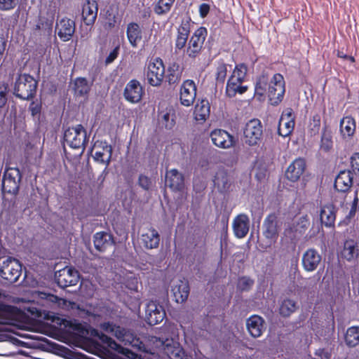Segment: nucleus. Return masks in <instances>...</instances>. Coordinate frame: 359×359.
Wrapping results in <instances>:
<instances>
[{
    "instance_id": "1",
    "label": "nucleus",
    "mask_w": 359,
    "mask_h": 359,
    "mask_svg": "<svg viewBox=\"0 0 359 359\" xmlns=\"http://www.w3.org/2000/svg\"><path fill=\"white\" fill-rule=\"evenodd\" d=\"M247 72L248 67L245 64L236 65L226 86V94L228 97H233L237 94L242 95L247 91L248 86L243 85Z\"/></svg>"
},
{
    "instance_id": "2",
    "label": "nucleus",
    "mask_w": 359,
    "mask_h": 359,
    "mask_svg": "<svg viewBox=\"0 0 359 359\" xmlns=\"http://www.w3.org/2000/svg\"><path fill=\"white\" fill-rule=\"evenodd\" d=\"M37 88V81L29 74H20L16 79L13 94L15 97L28 100L34 97Z\"/></svg>"
},
{
    "instance_id": "3",
    "label": "nucleus",
    "mask_w": 359,
    "mask_h": 359,
    "mask_svg": "<svg viewBox=\"0 0 359 359\" xmlns=\"http://www.w3.org/2000/svg\"><path fill=\"white\" fill-rule=\"evenodd\" d=\"M64 140L73 149L84 148L88 141L87 132L81 124L69 128L65 130Z\"/></svg>"
},
{
    "instance_id": "4",
    "label": "nucleus",
    "mask_w": 359,
    "mask_h": 359,
    "mask_svg": "<svg viewBox=\"0 0 359 359\" xmlns=\"http://www.w3.org/2000/svg\"><path fill=\"white\" fill-rule=\"evenodd\" d=\"M208 31L203 27L198 28L194 32L184 50L189 57L196 58L200 55Z\"/></svg>"
},
{
    "instance_id": "5",
    "label": "nucleus",
    "mask_w": 359,
    "mask_h": 359,
    "mask_svg": "<svg viewBox=\"0 0 359 359\" xmlns=\"http://www.w3.org/2000/svg\"><path fill=\"white\" fill-rule=\"evenodd\" d=\"M22 273V266L18 260L8 257L4 260L0 267V276L13 283L16 282Z\"/></svg>"
},
{
    "instance_id": "6",
    "label": "nucleus",
    "mask_w": 359,
    "mask_h": 359,
    "mask_svg": "<svg viewBox=\"0 0 359 359\" xmlns=\"http://www.w3.org/2000/svg\"><path fill=\"white\" fill-rule=\"evenodd\" d=\"M165 74V67L163 61L156 58L149 62L146 72V79L152 86H159L163 80Z\"/></svg>"
},
{
    "instance_id": "7",
    "label": "nucleus",
    "mask_w": 359,
    "mask_h": 359,
    "mask_svg": "<svg viewBox=\"0 0 359 359\" xmlns=\"http://www.w3.org/2000/svg\"><path fill=\"white\" fill-rule=\"evenodd\" d=\"M285 91V81L283 75L275 74L270 80L267 92L272 104L276 105L281 102Z\"/></svg>"
},
{
    "instance_id": "8",
    "label": "nucleus",
    "mask_w": 359,
    "mask_h": 359,
    "mask_svg": "<svg viewBox=\"0 0 359 359\" xmlns=\"http://www.w3.org/2000/svg\"><path fill=\"white\" fill-rule=\"evenodd\" d=\"M244 141L250 145L253 146L258 144L262 135V126L259 120L252 119L249 121L244 128Z\"/></svg>"
},
{
    "instance_id": "9",
    "label": "nucleus",
    "mask_w": 359,
    "mask_h": 359,
    "mask_svg": "<svg viewBox=\"0 0 359 359\" xmlns=\"http://www.w3.org/2000/svg\"><path fill=\"white\" fill-rule=\"evenodd\" d=\"M21 175L18 168H9L6 170L3 181V191L8 194H16L19 190Z\"/></svg>"
},
{
    "instance_id": "10",
    "label": "nucleus",
    "mask_w": 359,
    "mask_h": 359,
    "mask_svg": "<svg viewBox=\"0 0 359 359\" xmlns=\"http://www.w3.org/2000/svg\"><path fill=\"white\" fill-rule=\"evenodd\" d=\"M55 279L57 285L65 288L76 285L79 281L80 276L79 271L74 268L66 266L56 273Z\"/></svg>"
},
{
    "instance_id": "11",
    "label": "nucleus",
    "mask_w": 359,
    "mask_h": 359,
    "mask_svg": "<svg viewBox=\"0 0 359 359\" xmlns=\"http://www.w3.org/2000/svg\"><path fill=\"white\" fill-rule=\"evenodd\" d=\"M94 148L97 150L95 151L93 158L95 161L105 165L102 173L106 174L111 159L112 147L105 141H97L94 144Z\"/></svg>"
},
{
    "instance_id": "12",
    "label": "nucleus",
    "mask_w": 359,
    "mask_h": 359,
    "mask_svg": "<svg viewBox=\"0 0 359 359\" xmlns=\"http://www.w3.org/2000/svg\"><path fill=\"white\" fill-rule=\"evenodd\" d=\"M262 227L264 236L271 242H276L281 228V222L277 216L275 214L269 215L265 218Z\"/></svg>"
},
{
    "instance_id": "13",
    "label": "nucleus",
    "mask_w": 359,
    "mask_h": 359,
    "mask_svg": "<svg viewBox=\"0 0 359 359\" xmlns=\"http://www.w3.org/2000/svg\"><path fill=\"white\" fill-rule=\"evenodd\" d=\"M165 317V312L161 305L156 302L150 301L147 304L145 319L150 325L161 323Z\"/></svg>"
},
{
    "instance_id": "14",
    "label": "nucleus",
    "mask_w": 359,
    "mask_h": 359,
    "mask_svg": "<svg viewBox=\"0 0 359 359\" xmlns=\"http://www.w3.org/2000/svg\"><path fill=\"white\" fill-rule=\"evenodd\" d=\"M196 85L193 80H185L180 86V103L185 107L191 106L196 97Z\"/></svg>"
},
{
    "instance_id": "15",
    "label": "nucleus",
    "mask_w": 359,
    "mask_h": 359,
    "mask_svg": "<svg viewBox=\"0 0 359 359\" xmlns=\"http://www.w3.org/2000/svg\"><path fill=\"white\" fill-rule=\"evenodd\" d=\"M210 137L212 144L222 149H229L232 147L236 142L234 137L222 129L212 130L210 133Z\"/></svg>"
},
{
    "instance_id": "16",
    "label": "nucleus",
    "mask_w": 359,
    "mask_h": 359,
    "mask_svg": "<svg viewBox=\"0 0 359 359\" xmlns=\"http://www.w3.org/2000/svg\"><path fill=\"white\" fill-rule=\"evenodd\" d=\"M144 89L136 79L130 80L126 86L123 95L125 99L131 103L139 102L142 97Z\"/></svg>"
},
{
    "instance_id": "17",
    "label": "nucleus",
    "mask_w": 359,
    "mask_h": 359,
    "mask_svg": "<svg viewBox=\"0 0 359 359\" xmlns=\"http://www.w3.org/2000/svg\"><path fill=\"white\" fill-rule=\"evenodd\" d=\"M294 128V116L292 109H287L280 116L278 132L282 137H288Z\"/></svg>"
},
{
    "instance_id": "18",
    "label": "nucleus",
    "mask_w": 359,
    "mask_h": 359,
    "mask_svg": "<svg viewBox=\"0 0 359 359\" xmlns=\"http://www.w3.org/2000/svg\"><path fill=\"white\" fill-rule=\"evenodd\" d=\"M159 348L170 359H182L184 351L180 344L172 339H167L165 341L160 340Z\"/></svg>"
},
{
    "instance_id": "19",
    "label": "nucleus",
    "mask_w": 359,
    "mask_h": 359,
    "mask_svg": "<svg viewBox=\"0 0 359 359\" xmlns=\"http://www.w3.org/2000/svg\"><path fill=\"white\" fill-rule=\"evenodd\" d=\"M75 22L69 18H63L56 23L55 29L59 38L63 41L71 39L75 32Z\"/></svg>"
},
{
    "instance_id": "20",
    "label": "nucleus",
    "mask_w": 359,
    "mask_h": 359,
    "mask_svg": "<svg viewBox=\"0 0 359 359\" xmlns=\"http://www.w3.org/2000/svg\"><path fill=\"white\" fill-rule=\"evenodd\" d=\"M232 228L234 236L236 238H245L250 229V219L248 216L245 214L237 215L233 220Z\"/></svg>"
},
{
    "instance_id": "21",
    "label": "nucleus",
    "mask_w": 359,
    "mask_h": 359,
    "mask_svg": "<svg viewBox=\"0 0 359 359\" xmlns=\"http://www.w3.org/2000/svg\"><path fill=\"white\" fill-rule=\"evenodd\" d=\"M321 261V256L318 252L313 248L308 249L302 256V262L305 271L311 272L315 271Z\"/></svg>"
},
{
    "instance_id": "22",
    "label": "nucleus",
    "mask_w": 359,
    "mask_h": 359,
    "mask_svg": "<svg viewBox=\"0 0 359 359\" xmlns=\"http://www.w3.org/2000/svg\"><path fill=\"white\" fill-rule=\"evenodd\" d=\"M305 168V161L301 158H296L288 166L285 172V176L290 181L297 182L303 175Z\"/></svg>"
},
{
    "instance_id": "23",
    "label": "nucleus",
    "mask_w": 359,
    "mask_h": 359,
    "mask_svg": "<svg viewBox=\"0 0 359 359\" xmlns=\"http://www.w3.org/2000/svg\"><path fill=\"white\" fill-rule=\"evenodd\" d=\"M97 4L95 1L87 0L83 5L82 19L83 22L88 26H92L97 15Z\"/></svg>"
},
{
    "instance_id": "24",
    "label": "nucleus",
    "mask_w": 359,
    "mask_h": 359,
    "mask_svg": "<svg viewBox=\"0 0 359 359\" xmlns=\"http://www.w3.org/2000/svg\"><path fill=\"white\" fill-rule=\"evenodd\" d=\"M171 291L176 302H184L187 300L189 294L188 282L185 280H177L173 283Z\"/></svg>"
},
{
    "instance_id": "25",
    "label": "nucleus",
    "mask_w": 359,
    "mask_h": 359,
    "mask_svg": "<svg viewBox=\"0 0 359 359\" xmlns=\"http://www.w3.org/2000/svg\"><path fill=\"white\" fill-rule=\"evenodd\" d=\"M353 183V175L350 170H341L335 178L334 188L340 192L348 191Z\"/></svg>"
},
{
    "instance_id": "26",
    "label": "nucleus",
    "mask_w": 359,
    "mask_h": 359,
    "mask_svg": "<svg viewBox=\"0 0 359 359\" xmlns=\"http://www.w3.org/2000/svg\"><path fill=\"white\" fill-rule=\"evenodd\" d=\"M166 183L173 191H182L184 187L183 175L177 169H172L166 172Z\"/></svg>"
},
{
    "instance_id": "27",
    "label": "nucleus",
    "mask_w": 359,
    "mask_h": 359,
    "mask_svg": "<svg viewBox=\"0 0 359 359\" xmlns=\"http://www.w3.org/2000/svg\"><path fill=\"white\" fill-rule=\"evenodd\" d=\"M190 33V24L189 21L182 22L177 29V34L175 42V51L185 50V46Z\"/></svg>"
},
{
    "instance_id": "28",
    "label": "nucleus",
    "mask_w": 359,
    "mask_h": 359,
    "mask_svg": "<svg viewBox=\"0 0 359 359\" xmlns=\"http://www.w3.org/2000/svg\"><path fill=\"white\" fill-rule=\"evenodd\" d=\"M114 245V240L112 236L107 232L101 231L97 232L94 236V245L95 248L100 251H104L109 247Z\"/></svg>"
},
{
    "instance_id": "29",
    "label": "nucleus",
    "mask_w": 359,
    "mask_h": 359,
    "mask_svg": "<svg viewBox=\"0 0 359 359\" xmlns=\"http://www.w3.org/2000/svg\"><path fill=\"white\" fill-rule=\"evenodd\" d=\"M320 217L322 224L325 226H333L336 219V210L334 205L331 203L324 205L321 208Z\"/></svg>"
},
{
    "instance_id": "30",
    "label": "nucleus",
    "mask_w": 359,
    "mask_h": 359,
    "mask_svg": "<svg viewBox=\"0 0 359 359\" xmlns=\"http://www.w3.org/2000/svg\"><path fill=\"white\" fill-rule=\"evenodd\" d=\"M16 307L0 302V324L11 325L16 320Z\"/></svg>"
},
{
    "instance_id": "31",
    "label": "nucleus",
    "mask_w": 359,
    "mask_h": 359,
    "mask_svg": "<svg viewBox=\"0 0 359 359\" xmlns=\"http://www.w3.org/2000/svg\"><path fill=\"white\" fill-rule=\"evenodd\" d=\"M264 320L258 316H252L247 320L246 325L250 335L255 338L261 336L263 331Z\"/></svg>"
},
{
    "instance_id": "32",
    "label": "nucleus",
    "mask_w": 359,
    "mask_h": 359,
    "mask_svg": "<svg viewBox=\"0 0 359 359\" xmlns=\"http://www.w3.org/2000/svg\"><path fill=\"white\" fill-rule=\"evenodd\" d=\"M126 34L130 44L135 48L142 38V32L138 24L130 22L127 26Z\"/></svg>"
},
{
    "instance_id": "33",
    "label": "nucleus",
    "mask_w": 359,
    "mask_h": 359,
    "mask_svg": "<svg viewBox=\"0 0 359 359\" xmlns=\"http://www.w3.org/2000/svg\"><path fill=\"white\" fill-rule=\"evenodd\" d=\"M142 242L147 249L158 248L160 242V235L154 229H149L146 233L142 234Z\"/></svg>"
},
{
    "instance_id": "34",
    "label": "nucleus",
    "mask_w": 359,
    "mask_h": 359,
    "mask_svg": "<svg viewBox=\"0 0 359 359\" xmlns=\"http://www.w3.org/2000/svg\"><path fill=\"white\" fill-rule=\"evenodd\" d=\"M341 257L348 262L355 259L359 255L358 244L353 240H348L344 244Z\"/></svg>"
},
{
    "instance_id": "35",
    "label": "nucleus",
    "mask_w": 359,
    "mask_h": 359,
    "mask_svg": "<svg viewBox=\"0 0 359 359\" xmlns=\"http://www.w3.org/2000/svg\"><path fill=\"white\" fill-rule=\"evenodd\" d=\"M355 128V119L351 116H345L340 121V132L344 138L352 137Z\"/></svg>"
},
{
    "instance_id": "36",
    "label": "nucleus",
    "mask_w": 359,
    "mask_h": 359,
    "mask_svg": "<svg viewBox=\"0 0 359 359\" xmlns=\"http://www.w3.org/2000/svg\"><path fill=\"white\" fill-rule=\"evenodd\" d=\"M210 107L207 100H202L195 107L194 115L196 121H205L209 116Z\"/></svg>"
},
{
    "instance_id": "37",
    "label": "nucleus",
    "mask_w": 359,
    "mask_h": 359,
    "mask_svg": "<svg viewBox=\"0 0 359 359\" xmlns=\"http://www.w3.org/2000/svg\"><path fill=\"white\" fill-rule=\"evenodd\" d=\"M271 79L269 77V75L263 73L260 75L256 81L255 83V93L260 96L264 95L265 93L268 92V87L270 83Z\"/></svg>"
},
{
    "instance_id": "38",
    "label": "nucleus",
    "mask_w": 359,
    "mask_h": 359,
    "mask_svg": "<svg viewBox=\"0 0 359 359\" xmlns=\"http://www.w3.org/2000/svg\"><path fill=\"white\" fill-rule=\"evenodd\" d=\"M214 185L221 192L225 191L229 187V179L227 174L224 170L218 171L213 180Z\"/></svg>"
},
{
    "instance_id": "39",
    "label": "nucleus",
    "mask_w": 359,
    "mask_h": 359,
    "mask_svg": "<svg viewBox=\"0 0 359 359\" xmlns=\"http://www.w3.org/2000/svg\"><path fill=\"white\" fill-rule=\"evenodd\" d=\"M90 86L85 78H77L74 82V90L77 95H86L88 93Z\"/></svg>"
},
{
    "instance_id": "40",
    "label": "nucleus",
    "mask_w": 359,
    "mask_h": 359,
    "mask_svg": "<svg viewBox=\"0 0 359 359\" xmlns=\"http://www.w3.org/2000/svg\"><path fill=\"white\" fill-rule=\"evenodd\" d=\"M345 341L348 346H355L359 344V327H349L345 335Z\"/></svg>"
},
{
    "instance_id": "41",
    "label": "nucleus",
    "mask_w": 359,
    "mask_h": 359,
    "mask_svg": "<svg viewBox=\"0 0 359 359\" xmlns=\"http://www.w3.org/2000/svg\"><path fill=\"white\" fill-rule=\"evenodd\" d=\"M102 328L106 332L112 333L120 341H122L127 331L126 329L116 326L110 323H103Z\"/></svg>"
},
{
    "instance_id": "42",
    "label": "nucleus",
    "mask_w": 359,
    "mask_h": 359,
    "mask_svg": "<svg viewBox=\"0 0 359 359\" xmlns=\"http://www.w3.org/2000/svg\"><path fill=\"white\" fill-rule=\"evenodd\" d=\"M175 0H158L156 6H154V12L158 15H164L168 13Z\"/></svg>"
},
{
    "instance_id": "43",
    "label": "nucleus",
    "mask_w": 359,
    "mask_h": 359,
    "mask_svg": "<svg viewBox=\"0 0 359 359\" xmlns=\"http://www.w3.org/2000/svg\"><path fill=\"white\" fill-rule=\"evenodd\" d=\"M297 306L296 302L292 299H284L280 306V313L283 316H289L291 313L294 312Z\"/></svg>"
},
{
    "instance_id": "44",
    "label": "nucleus",
    "mask_w": 359,
    "mask_h": 359,
    "mask_svg": "<svg viewBox=\"0 0 359 359\" xmlns=\"http://www.w3.org/2000/svg\"><path fill=\"white\" fill-rule=\"evenodd\" d=\"M227 72L228 70L226 64L224 62L218 63L215 73L217 85L224 84L226 77Z\"/></svg>"
},
{
    "instance_id": "45",
    "label": "nucleus",
    "mask_w": 359,
    "mask_h": 359,
    "mask_svg": "<svg viewBox=\"0 0 359 359\" xmlns=\"http://www.w3.org/2000/svg\"><path fill=\"white\" fill-rule=\"evenodd\" d=\"M102 341L107 343L108 344V346L115 350V351H117L120 353H122L123 354H125L126 355H127L128 357H130L129 354H132V355H134V353L133 352H131L130 351H129L128 349L127 348H124L123 347H121L119 344H118L114 340H113L110 337H108L106 335H102V337H101Z\"/></svg>"
},
{
    "instance_id": "46",
    "label": "nucleus",
    "mask_w": 359,
    "mask_h": 359,
    "mask_svg": "<svg viewBox=\"0 0 359 359\" xmlns=\"http://www.w3.org/2000/svg\"><path fill=\"white\" fill-rule=\"evenodd\" d=\"M320 122L321 116L319 113H315L311 116L308 127L312 135H315L318 133L320 128Z\"/></svg>"
},
{
    "instance_id": "47",
    "label": "nucleus",
    "mask_w": 359,
    "mask_h": 359,
    "mask_svg": "<svg viewBox=\"0 0 359 359\" xmlns=\"http://www.w3.org/2000/svg\"><path fill=\"white\" fill-rule=\"evenodd\" d=\"M295 231L299 232V234H302L304 233L305 230L309 226V219L307 215H302L299 217L298 221L297 222V224Z\"/></svg>"
},
{
    "instance_id": "48",
    "label": "nucleus",
    "mask_w": 359,
    "mask_h": 359,
    "mask_svg": "<svg viewBox=\"0 0 359 359\" xmlns=\"http://www.w3.org/2000/svg\"><path fill=\"white\" fill-rule=\"evenodd\" d=\"M320 147L325 151H329L332 147V135L325 130H323L322 134Z\"/></svg>"
},
{
    "instance_id": "49",
    "label": "nucleus",
    "mask_w": 359,
    "mask_h": 359,
    "mask_svg": "<svg viewBox=\"0 0 359 359\" xmlns=\"http://www.w3.org/2000/svg\"><path fill=\"white\" fill-rule=\"evenodd\" d=\"M121 342L125 345L137 346L139 345V339L133 333L127 330Z\"/></svg>"
},
{
    "instance_id": "50",
    "label": "nucleus",
    "mask_w": 359,
    "mask_h": 359,
    "mask_svg": "<svg viewBox=\"0 0 359 359\" xmlns=\"http://www.w3.org/2000/svg\"><path fill=\"white\" fill-rule=\"evenodd\" d=\"M175 66L170 67L168 69V74L167 76L168 82L169 84H174L180 81L182 73L176 69H174Z\"/></svg>"
},
{
    "instance_id": "51",
    "label": "nucleus",
    "mask_w": 359,
    "mask_h": 359,
    "mask_svg": "<svg viewBox=\"0 0 359 359\" xmlns=\"http://www.w3.org/2000/svg\"><path fill=\"white\" fill-rule=\"evenodd\" d=\"M19 0H0V11H11L16 7Z\"/></svg>"
},
{
    "instance_id": "52",
    "label": "nucleus",
    "mask_w": 359,
    "mask_h": 359,
    "mask_svg": "<svg viewBox=\"0 0 359 359\" xmlns=\"http://www.w3.org/2000/svg\"><path fill=\"white\" fill-rule=\"evenodd\" d=\"M8 86L4 83H0V108L4 107L8 100Z\"/></svg>"
},
{
    "instance_id": "53",
    "label": "nucleus",
    "mask_w": 359,
    "mask_h": 359,
    "mask_svg": "<svg viewBox=\"0 0 359 359\" xmlns=\"http://www.w3.org/2000/svg\"><path fill=\"white\" fill-rule=\"evenodd\" d=\"M296 226L294 224H289L287 228H285L284 231V235L286 237H288L291 241L295 239L297 236L301 234L299 232L295 231Z\"/></svg>"
},
{
    "instance_id": "54",
    "label": "nucleus",
    "mask_w": 359,
    "mask_h": 359,
    "mask_svg": "<svg viewBox=\"0 0 359 359\" xmlns=\"http://www.w3.org/2000/svg\"><path fill=\"white\" fill-rule=\"evenodd\" d=\"M253 284V281L247 277L240 278L238 282V287L241 290H248Z\"/></svg>"
},
{
    "instance_id": "55",
    "label": "nucleus",
    "mask_w": 359,
    "mask_h": 359,
    "mask_svg": "<svg viewBox=\"0 0 359 359\" xmlns=\"http://www.w3.org/2000/svg\"><path fill=\"white\" fill-rule=\"evenodd\" d=\"M138 184L144 190H149L152 185V181L147 176L141 175L139 177Z\"/></svg>"
},
{
    "instance_id": "56",
    "label": "nucleus",
    "mask_w": 359,
    "mask_h": 359,
    "mask_svg": "<svg viewBox=\"0 0 359 359\" xmlns=\"http://www.w3.org/2000/svg\"><path fill=\"white\" fill-rule=\"evenodd\" d=\"M351 164L353 172L359 176V153H355L351 156Z\"/></svg>"
},
{
    "instance_id": "57",
    "label": "nucleus",
    "mask_w": 359,
    "mask_h": 359,
    "mask_svg": "<svg viewBox=\"0 0 359 359\" xmlns=\"http://www.w3.org/2000/svg\"><path fill=\"white\" fill-rule=\"evenodd\" d=\"M118 50L119 48L116 47L109 53V54L108 55L105 60V63L107 65L110 64L114 61V60L118 57Z\"/></svg>"
},
{
    "instance_id": "58",
    "label": "nucleus",
    "mask_w": 359,
    "mask_h": 359,
    "mask_svg": "<svg viewBox=\"0 0 359 359\" xmlns=\"http://www.w3.org/2000/svg\"><path fill=\"white\" fill-rule=\"evenodd\" d=\"M210 6L208 4L203 3L199 6V15L201 18H205L209 11H210Z\"/></svg>"
},
{
    "instance_id": "59",
    "label": "nucleus",
    "mask_w": 359,
    "mask_h": 359,
    "mask_svg": "<svg viewBox=\"0 0 359 359\" xmlns=\"http://www.w3.org/2000/svg\"><path fill=\"white\" fill-rule=\"evenodd\" d=\"M29 110L32 113V116H35L40 113L41 111V105L34 102L31 103L29 106Z\"/></svg>"
},
{
    "instance_id": "60",
    "label": "nucleus",
    "mask_w": 359,
    "mask_h": 359,
    "mask_svg": "<svg viewBox=\"0 0 359 359\" xmlns=\"http://www.w3.org/2000/svg\"><path fill=\"white\" fill-rule=\"evenodd\" d=\"M358 191H355L353 194V200L352 201V203H351V210H355L357 211L358 209L359 208V205H358Z\"/></svg>"
},
{
    "instance_id": "61",
    "label": "nucleus",
    "mask_w": 359,
    "mask_h": 359,
    "mask_svg": "<svg viewBox=\"0 0 359 359\" xmlns=\"http://www.w3.org/2000/svg\"><path fill=\"white\" fill-rule=\"evenodd\" d=\"M316 355H319L322 359H328L329 355L324 349H318L316 351Z\"/></svg>"
},
{
    "instance_id": "62",
    "label": "nucleus",
    "mask_w": 359,
    "mask_h": 359,
    "mask_svg": "<svg viewBox=\"0 0 359 359\" xmlns=\"http://www.w3.org/2000/svg\"><path fill=\"white\" fill-rule=\"evenodd\" d=\"M356 212L357 211H355V210L350 209L348 215L346 216V218H345L346 221L347 222H349L355 217Z\"/></svg>"
},
{
    "instance_id": "63",
    "label": "nucleus",
    "mask_w": 359,
    "mask_h": 359,
    "mask_svg": "<svg viewBox=\"0 0 359 359\" xmlns=\"http://www.w3.org/2000/svg\"><path fill=\"white\" fill-rule=\"evenodd\" d=\"M51 297L54 298V299H56V297H55L54 295H52Z\"/></svg>"
}]
</instances>
